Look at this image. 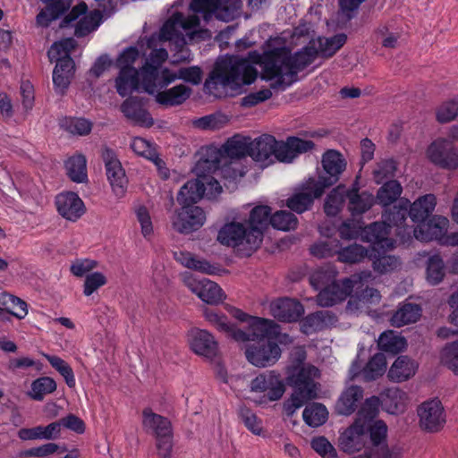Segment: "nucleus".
I'll return each instance as SVG.
<instances>
[{
    "label": "nucleus",
    "instance_id": "nucleus-61",
    "mask_svg": "<svg viewBox=\"0 0 458 458\" xmlns=\"http://www.w3.org/2000/svg\"><path fill=\"white\" fill-rule=\"evenodd\" d=\"M441 362L458 375V341L446 344L441 352Z\"/></svg>",
    "mask_w": 458,
    "mask_h": 458
},
{
    "label": "nucleus",
    "instance_id": "nucleus-13",
    "mask_svg": "<svg viewBox=\"0 0 458 458\" xmlns=\"http://www.w3.org/2000/svg\"><path fill=\"white\" fill-rule=\"evenodd\" d=\"M103 13L100 10H94L88 13V6L81 3L74 6L63 21V27H74V34L77 37H83L97 30L102 21Z\"/></svg>",
    "mask_w": 458,
    "mask_h": 458
},
{
    "label": "nucleus",
    "instance_id": "nucleus-7",
    "mask_svg": "<svg viewBox=\"0 0 458 458\" xmlns=\"http://www.w3.org/2000/svg\"><path fill=\"white\" fill-rule=\"evenodd\" d=\"M343 239H356L360 235L362 241L372 244L374 250H389L394 248L395 242L389 238V231L385 219L362 227L360 221L353 219L344 222L339 227Z\"/></svg>",
    "mask_w": 458,
    "mask_h": 458
},
{
    "label": "nucleus",
    "instance_id": "nucleus-31",
    "mask_svg": "<svg viewBox=\"0 0 458 458\" xmlns=\"http://www.w3.org/2000/svg\"><path fill=\"white\" fill-rule=\"evenodd\" d=\"M121 111L132 123L149 128L154 124L150 114L145 109L141 99L129 98L121 105Z\"/></svg>",
    "mask_w": 458,
    "mask_h": 458
},
{
    "label": "nucleus",
    "instance_id": "nucleus-27",
    "mask_svg": "<svg viewBox=\"0 0 458 458\" xmlns=\"http://www.w3.org/2000/svg\"><path fill=\"white\" fill-rule=\"evenodd\" d=\"M271 208L268 206H257L250 211L248 222L245 224L250 231L249 242L252 247H259L263 240V233L270 224Z\"/></svg>",
    "mask_w": 458,
    "mask_h": 458
},
{
    "label": "nucleus",
    "instance_id": "nucleus-18",
    "mask_svg": "<svg viewBox=\"0 0 458 458\" xmlns=\"http://www.w3.org/2000/svg\"><path fill=\"white\" fill-rule=\"evenodd\" d=\"M247 360L257 368L273 366L281 357L279 345L270 340L258 341L245 348Z\"/></svg>",
    "mask_w": 458,
    "mask_h": 458
},
{
    "label": "nucleus",
    "instance_id": "nucleus-48",
    "mask_svg": "<svg viewBox=\"0 0 458 458\" xmlns=\"http://www.w3.org/2000/svg\"><path fill=\"white\" fill-rule=\"evenodd\" d=\"M203 316L205 319L219 332L225 333L233 339V333L236 327L228 321L225 315L217 313L211 309L205 308Z\"/></svg>",
    "mask_w": 458,
    "mask_h": 458
},
{
    "label": "nucleus",
    "instance_id": "nucleus-42",
    "mask_svg": "<svg viewBox=\"0 0 458 458\" xmlns=\"http://www.w3.org/2000/svg\"><path fill=\"white\" fill-rule=\"evenodd\" d=\"M421 315V309L417 304L404 303L401 305L391 318L394 327H403L416 322Z\"/></svg>",
    "mask_w": 458,
    "mask_h": 458
},
{
    "label": "nucleus",
    "instance_id": "nucleus-57",
    "mask_svg": "<svg viewBox=\"0 0 458 458\" xmlns=\"http://www.w3.org/2000/svg\"><path fill=\"white\" fill-rule=\"evenodd\" d=\"M228 123L227 115L216 113L193 120L194 127L201 130H218Z\"/></svg>",
    "mask_w": 458,
    "mask_h": 458
},
{
    "label": "nucleus",
    "instance_id": "nucleus-62",
    "mask_svg": "<svg viewBox=\"0 0 458 458\" xmlns=\"http://www.w3.org/2000/svg\"><path fill=\"white\" fill-rule=\"evenodd\" d=\"M380 404L381 400L377 396L367 398L359 411L356 419H360V422H372L378 413Z\"/></svg>",
    "mask_w": 458,
    "mask_h": 458
},
{
    "label": "nucleus",
    "instance_id": "nucleus-19",
    "mask_svg": "<svg viewBox=\"0 0 458 458\" xmlns=\"http://www.w3.org/2000/svg\"><path fill=\"white\" fill-rule=\"evenodd\" d=\"M247 331L235 328L233 339L236 342L266 341L278 333L279 327L273 320L252 317L249 318Z\"/></svg>",
    "mask_w": 458,
    "mask_h": 458
},
{
    "label": "nucleus",
    "instance_id": "nucleus-14",
    "mask_svg": "<svg viewBox=\"0 0 458 458\" xmlns=\"http://www.w3.org/2000/svg\"><path fill=\"white\" fill-rule=\"evenodd\" d=\"M182 276L185 286L205 303L217 305L225 300V292L216 283L208 278H198L189 272Z\"/></svg>",
    "mask_w": 458,
    "mask_h": 458
},
{
    "label": "nucleus",
    "instance_id": "nucleus-12",
    "mask_svg": "<svg viewBox=\"0 0 458 458\" xmlns=\"http://www.w3.org/2000/svg\"><path fill=\"white\" fill-rule=\"evenodd\" d=\"M250 391L259 394L254 402L265 404L280 400L285 392V384L281 374L276 370H267L256 376L250 384Z\"/></svg>",
    "mask_w": 458,
    "mask_h": 458
},
{
    "label": "nucleus",
    "instance_id": "nucleus-38",
    "mask_svg": "<svg viewBox=\"0 0 458 458\" xmlns=\"http://www.w3.org/2000/svg\"><path fill=\"white\" fill-rule=\"evenodd\" d=\"M381 404L386 412L397 414L405 410L407 396L406 394L399 388H389L381 394Z\"/></svg>",
    "mask_w": 458,
    "mask_h": 458
},
{
    "label": "nucleus",
    "instance_id": "nucleus-32",
    "mask_svg": "<svg viewBox=\"0 0 458 458\" xmlns=\"http://www.w3.org/2000/svg\"><path fill=\"white\" fill-rule=\"evenodd\" d=\"M6 314L12 315L18 319H23L28 315V304L21 298L8 293H0V320L7 321Z\"/></svg>",
    "mask_w": 458,
    "mask_h": 458
},
{
    "label": "nucleus",
    "instance_id": "nucleus-53",
    "mask_svg": "<svg viewBox=\"0 0 458 458\" xmlns=\"http://www.w3.org/2000/svg\"><path fill=\"white\" fill-rule=\"evenodd\" d=\"M60 124L64 130L73 135H87L92 129V123L84 118L65 117Z\"/></svg>",
    "mask_w": 458,
    "mask_h": 458
},
{
    "label": "nucleus",
    "instance_id": "nucleus-24",
    "mask_svg": "<svg viewBox=\"0 0 458 458\" xmlns=\"http://www.w3.org/2000/svg\"><path fill=\"white\" fill-rule=\"evenodd\" d=\"M449 220L443 216H434L427 222H420L415 228L411 227V233L420 242L437 241L443 245L444 238L447 235Z\"/></svg>",
    "mask_w": 458,
    "mask_h": 458
},
{
    "label": "nucleus",
    "instance_id": "nucleus-33",
    "mask_svg": "<svg viewBox=\"0 0 458 458\" xmlns=\"http://www.w3.org/2000/svg\"><path fill=\"white\" fill-rule=\"evenodd\" d=\"M157 89L155 95L156 101L165 106H177L183 104L191 95L192 89L184 84H179L170 89L161 90Z\"/></svg>",
    "mask_w": 458,
    "mask_h": 458
},
{
    "label": "nucleus",
    "instance_id": "nucleus-6",
    "mask_svg": "<svg viewBox=\"0 0 458 458\" xmlns=\"http://www.w3.org/2000/svg\"><path fill=\"white\" fill-rule=\"evenodd\" d=\"M319 370L316 367L305 365L289 377V384L294 390L283 406L288 417L293 416L308 401L317 397L318 388L315 380L319 377Z\"/></svg>",
    "mask_w": 458,
    "mask_h": 458
},
{
    "label": "nucleus",
    "instance_id": "nucleus-2",
    "mask_svg": "<svg viewBox=\"0 0 458 458\" xmlns=\"http://www.w3.org/2000/svg\"><path fill=\"white\" fill-rule=\"evenodd\" d=\"M207 37H209L208 31L199 30L197 17L186 19L182 13H174L163 24L159 33L152 34L146 39L147 47L151 51L141 71L143 90L153 94L157 89H165L176 80L199 85L202 81V71L199 66L184 67L177 72L162 67L168 58V52L163 43H170V50L173 52L171 64H178L192 59L191 50L186 47L188 41Z\"/></svg>",
    "mask_w": 458,
    "mask_h": 458
},
{
    "label": "nucleus",
    "instance_id": "nucleus-56",
    "mask_svg": "<svg viewBox=\"0 0 458 458\" xmlns=\"http://www.w3.org/2000/svg\"><path fill=\"white\" fill-rule=\"evenodd\" d=\"M270 224L275 229L290 231L296 228L298 219L293 213L280 210L272 215Z\"/></svg>",
    "mask_w": 458,
    "mask_h": 458
},
{
    "label": "nucleus",
    "instance_id": "nucleus-59",
    "mask_svg": "<svg viewBox=\"0 0 458 458\" xmlns=\"http://www.w3.org/2000/svg\"><path fill=\"white\" fill-rule=\"evenodd\" d=\"M239 417L244 426L252 434L261 436L263 434V422L255 412L247 407H241L239 410Z\"/></svg>",
    "mask_w": 458,
    "mask_h": 458
},
{
    "label": "nucleus",
    "instance_id": "nucleus-29",
    "mask_svg": "<svg viewBox=\"0 0 458 458\" xmlns=\"http://www.w3.org/2000/svg\"><path fill=\"white\" fill-rule=\"evenodd\" d=\"M270 314L283 322H295L304 313L302 304L294 299L279 298L269 304Z\"/></svg>",
    "mask_w": 458,
    "mask_h": 458
},
{
    "label": "nucleus",
    "instance_id": "nucleus-49",
    "mask_svg": "<svg viewBox=\"0 0 458 458\" xmlns=\"http://www.w3.org/2000/svg\"><path fill=\"white\" fill-rule=\"evenodd\" d=\"M302 417L306 424L316 428L323 425L327 421L328 411L326 406L315 403L304 409Z\"/></svg>",
    "mask_w": 458,
    "mask_h": 458
},
{
    "label": "nucleus",
    "instance_id": "nucleus-43",
    "mask_svg": "<svg viewBox=\"0 0 458 458\" xmlns=\"http://www.w3.org/2000/svg\"><path fill=\"white\" fill-rule=\"evenodd\" d=\"M65 169L69 178L77 183L88 181L87 160L83 155L78 154L65 161Z\"/></svg>",
    "mask_w": 458,
    "mask_h": 458
},
{
    "label": "nucleus",
    "instance_id": "nucleus-50",
    "mask_svg": "<svg viewBox=\"0 0 458 458\" xmlns=\"http://www.w3.org/2000/svg\"><path fill=\"white\" fill-rule=\"evenodd\" d=\"M56 390L55 381L49 377H42L31 383V388L29 395L37 401L43 400L46 394H51Z\"/></svg>",
    "mask_w": 458,
    "mask_h": 458
},
{
    "label": "nucleus",
    "instance_id": "nucleus-28",
    "mask_svg": "<svg viewBox=\"0 0 458 458\" xmlns=\"http://www.w3.org/2000/svg\"><path fill=\"white\" fill-rule=\"evenodd\" d=\"M55 205L59 215L72 222L77 221L86 211L82 199L72 191L59 193L55 197Z\"/></svg>",
    "mask_w": 458,
    "mask_h": 458
},
{
    "label": "nucleus",
    "instance_id": "nucleus-5",
    "mask_svg": "<svg viewBox=\"0 0 458 458\" xmlns=\"http://www.w3.org/2000/svg\"><path fill=\"white\" fill-rule=\"evenodd\" d=\"M336 271L333 267H322L310 276V284L319 290L317 302L321 307H331L344 301L352 293L354 286L370 277V272L363 271L341 282L335 281Z\"/></svg>",
    "mask_w": 458,
    "mask_h": 458
},
{
    "label": "nucleus",
    "instance_id": "nucleus-8",
    "mask_svg": "<svg viewBox=\"0 0 458 458\" xmlns=\"http://www.w3.org/2000/svg\"><path fill=\"white\" fill-rule=\"evenodd\" d=\"M193 172L197 178L190 180L180 189L177 195V201L180 205H193L199 201L203 196L208 199H215L222 192V186L211 176L214 172L203 169L201 174H198L196 165Z\"/></svg>",
    "mask_w": 458,
    "mask_h": 458
},
{
    "label": "nucleus",
    "instance_id": "nucleus-11",
    "mask_svg": "<svg viewBox=\"0 0 458 458\" xmlns=\"http://www.w3.org/2000/svg\"><path fill=\"white\" fill-rule=\"evenodd\" d=\"M142 426L155 436L157 449L160 458H172L173 431L169 420L146 408L142 412Z\"/></svg>",
    "mask_w": 458,
    "mask_h": 458
},
{
    "label": "nucleus",
    "instance_id": "nucleus-15",
    "mask_svg": "<svg viewBox=\"0 0 458 458\" xmlns=\"http://www.w3.org/2000/svg\"><path fill=\"white\" fill-rule=\"evenodd\" d=\"M417 415L420 428L429 433L440 431L446 422L445 408L437 398L421 403L417 408Z\"/></svg>",
    "mask_w": 458,
    "mask_h": 458
},
{
    "label": "nucleus",
    "instance_id": "nucleus-34",
    "mask_svg": "<svg viewBox=\"0 0 458 458\" xmlns=\"http://www.w3.org/2000/svg\"><path fill=\"white\" fill-rule=\"evenodd\" d=\"M362 399V388L358 386H350L339 396L335 404V411L341 415H351L355 411Z\"/></svg>",
    "mask_w": 458,
    "mask_h": 458
},
{
    "label": "nucleus",
    "instance_id": "nucleus-26",
    "mask_svg": "<svg viewBox=\"0 0 458 458\" xmlns=\"http://www.w3.org/2000/svg\"><path fill=\"white\" fill-rule=\"evenodd\" d=\"M191 350L197 355L213 359L218 352V344L212 334L205 329L192 328L188 333Z\"/></svg>",
    "mask_w": 458,
    "mask_h": 458
},
{
    "label": "nucleus",
    "instance_id": "nucleus-4",
    "mask_svg": "<svg viewBox=\"0 0 458 458\" xmlns=\"http://www.w3.org/2000/svg\"><path fill=\"white\" fill-rule=\"evenodd\" d=\"M436 206L437 197L432 193L425 194L412 203L407 199H401L398 205L383 213L382 218L385 219L389 233L394 229L396 236L405 242L411 236V226L406 224L407 215L414 223L424 222L433 213Z\"/></svg>",
    "mask_w": 458,
    "mask_h": 458
},
{
    "label": "nucleus",
    "instance_id": "nucleus-30",
    "mask_svg": "<svg viewBox=\"0 0 458 458\" xmlns=\"http://www.w3.org/2000/svg\"><path fill=\"white\" fill-rule=\"evenodd\" d=\"M276 140L274 136L263 134L249 143V156L264 165L274 163V151Z\"/></svg>",
    "mask_w": 458,
    "mask_h": 458
},
{
    "label": "nucleus",
    "instance_id": "nucleus-58",
    "mask_svg": "<svg viewBox=\"0 0 458 458\" xmlns=\"http://www.w3.org/2000/svg\"><path fill=\"white\" fill-rule=\"evenodd\" d=\"M445 276V266L443 259L438 255H433L427 264V280L435 285L439 284Z\"/></svg>",
    "mask_w": 458,
    "mask_h": 458
},
{
    "label": "nucleus",
    "instance_id": "nucleus-16",
    "mask_svg": "<svg viewBox=\"0 0 458 458\" xmlns=\"http://www.w3.org/2000/svg\"><path fill=\"white\" fill-rule=\"evenodd\" d=\"M171 218L173 228L180 233L188 234L199 230L206 222L204 209L195 205H181Z\"/></svg>",
    "mask_w": 458,
    "mask_h": 458
},
{
    "label": "nucleus",
    "instance_id": "nucleus-25",
    "mask_svg": "<svg viewBox=\"0 0 458 458\" xmlns=\"http://www.w3.org/2000/svg\"><path fill=\"white\" fill-rule=\"evenodd\" d=\"M322 166L326 174L320 175L316 182L325 191L339 180L346 168V160L338 151L327 150L322 157Z\"/></svg>",
    "mask_w": 458,
    "mask_h": 458
},
{
    "label": "nucleus",
    "instance_id": "nucleus-44",
    "mask_svg": "<svg viewBox=\"0 0 458 458\" xmlns=\"http://www.w3.org/2000/svg\"><path fill=\"white\" fill-rule=\"evenodd\" d=\"M348 190L344 185H338L327 195L324 205L327 216H335L340 212L348 198Z\"/></svg>",
    "mask_w": 458,
    "mask_h": 458
},
{
    "label": "nucleus",
    "instance_id": "nucleus-1",
    "mask_svg": "<svg viewBox=\"0 0 458 458\" xmlns=\"http://www.w3.org/2000/svg\"><path fill=\"white\" fill-rule=\"evenodd\" d=\"M346 38L344 33L331 38L319 37L294 54L277 38H270L262 55L254 51L250 52L246 59L237 56L219 59L204 83L205 91L220 98L221 89L238 90L243 85L251 84L258 76L254 64H259L263 80L273 81L276 86H290L297 81L298 73L318 55L333 56L345 44Z\"/></svg>",
    "mask_w": 458,
    "mask_h": 458
},
{
    "label": "nucleus",
    "instance_id": "nucleus-54",
    "mask_svg": "<svg viewBox=\"0 0 458 458\" xmlns=\"http://www.w3.org/2000/svg\"><path fill=\"white\" fill-rule=\"evenodd\" d=\"M371 276L368 278L367 281H361L360 284H358L354 286L356 289V301H357V308L363 309L369 307V305L378 304L381 301L380 293L374 288H366L362 290L360 293L358 292V289L362 286L363 282H369Z\"/></svg>",
    "mask_w": 458,
    "mask_h": 458
},
{
    "label": "nucleus",
    "instance_id": "nucleus-17",
    "mask_svg": "<svg viewBox=\"0 0 458 458\" xmlns=\"http://www.w3.org/2000/svg\"><path fill=\"white\" fill-rule=\"evenodd\" d=\"M324 191L316 182V179L310 177L301 182L286 199V206L292 211L301 214L309 210L314 199L322 196Z\"/></svg>",
    "mask_w": 458,
    "mask_h": 458
},
{
    "label": "nucleus",
    "instance_id": "nucleus-45",
    "mask_svg": "<svg viewBox=\"0 0 458 458\" xmlns=\"http://www.w3.org/2000/svg\"><path fill=\"white\" fill-rule=\"evenodd\" d=\"M402 192L401 183L395 180H389L378 189L377 202L383 207H389L401 196Z\"/></svg>",
    "mask_w": 458,
    "mask_h": 458
},
{
    "label": "nucleus",
    "instance_id": "nucleus-60",
    "mask_svg": "<svg viewBox=\"0 0 458 458\" xmlns=\"http://www.w3.org/2000/svg\"><path fill=\"white\" fill-rule=\"evenodd\" d=\"M368 254L361 245L353 244L346 248L339 247L338 259L344 263H357L361 261Z\"/></svg>",
    "mask_w": 458,
    "mask_h": 458
},
{
    "label": "nucleus",
    "instance_id": "nucleus-51",
    "mask_svg": "<svg viewBox=\"0 0 458 458\" xmlns=\"http://www.w3.org/2000/svg\"><path fill=\"white\" fill-rule=\"evenodd\" d=\"M386 369V360L383 353L375 354L362 370L364 378L368 381L374 380L382 376Z\"/></svg>",
    "mask_w": 458,
    "mask_h": 458
},
{
    "label": "nucleus",
    "instance_id": "nucleus-9",
    "mask_svg": "<svg viewBox=\"0 0 458 458\" xmlns=\"http://www.w3.org/2000/svg\"><path fill=\"white\" fill-rule=\"evenodd\" d=\"M139 58V51L136 47L125 48L117 58V66L120 68L119 74L115 80V88L121 97L131 94L133 91L143 89L141 71L133 67Z\"/></svg>",
    "mask_w": 458,
    "mask_h": 458
},
{
    "label": "nucleus",
    "instance_id": "nucleus-40",
    "mask_svg": "<svg viewBox=\"0 0 458 458\" xmlns=\"http://www.w3.org/2000/svg\"><path fill=\"white\" fill-rule=\"evenodd\" d=\"M74 73V61L64 60L57 63L53 72V82L56 91L64 93Z\"/></svg>",
    "mask_w": 458,
    "mask_h": 458
},
{
    "label": "nucleus",
    "instance_id": "nucleus-3",
    "mask_svg": "<svg viewBox=\"0 0 458 458\" xmlns=\"http://www.w3.org/2000/svg\"><path fill=\"white\" fill-rule=\"evenodd\" d=\"M249 143L247 139L233 137L221 148H206L203 156L196 162L198 174L207 168L208 172L219 171L224 177L232 180L242 177L245 173L236 167V160L249 156Z\"/></svg>",
    "mask_w": 458,
    "mask_h": 458
},
{
    "label": "nucleus",
    "instance_id": "nucleus-35",
    "mask_svg": "<svg viewBox=\"0 0 458 458\" xmlns=\"http://www.w3.org/2000/svg\"><path fill=\"white\" fill-rule=\"evenodd\" d=\"M336 322L335 316L327 310H321L306 316L301 324V331L310 335L331 327Z\"/></svg>",
    "mask_w": 458,
    "mask_h": 458
},
{
    "label": "nucleus",
    "instance_id": "nucleus-22",
    "mask_svg": "<svg viewBox=\"0 0 458 458\" xmlns=\"http://www.w3.org/2000/svg\"><path fill=\"white\" fill-rule=\"evenodd\" d=\"M369 424L360 422V419L355 421L340 433L338 443L344 453L352 454L367 448Z\"/></svg>",
    "mask_w": 458,
    "mask_h": 458
},
{
    "label": "nucleus",
    "instance_id": "nucleus-64",
    "mask_svg": "<svg viewBox=\"0 0 458 458\" xmlns=\"http://www.w3.org/2000/svg\"><path fill=\"white\" fill-rule=\"evenodd\" d=\"M340 242L336 239L319 242L310 248V252L318 258H327L338 255Z\"/></svg>",
    "mask_w": 458,
    "mask_h": 458
},
{
    "label": "nucleus",
    "instance_id": "nucleus-21",
    "mask_svg": "<svg viewBox=\"0 0 458 458\" xmlns=\"http://www.w3.org/2000/svg\"><path fill=\"white\" fill-rule=\"evenodd\" d=\"M250 235V231L246 225L230 223L220 229L217 240L223 245L238 247L244 250L246 255H250L259 247H252L250 242H249Z\"/></svg>",
    "mask_w": 458,
    "mask_h": 458
},
{
    "label": "nucleus",
    "instance_id": "nucleus-41",
    "mask_svg": "<svg viewBox=\"0 0 458 458\" xmlns=\"http://www.w3.org/2000/svg\"><path fill=\"white\" fill-rule=\"evenodd\" d=\"M348 209L352 216L363 214L374 204V197L371 193L366 191L359 193L355 187L348 190Z\"/></svg>",
    "mask_w": 458,
    "mask_h": 458
},
{
    "label": "nucleus",
    "instance_id": "nucleus-39",
    "mask_svg": "<svg viewBox=\"0 0 458 458\" xmlns=\"http://www.w3.org/2000/svg\"><path fill=\"white\" fill-rule=\"evenodd\" d=\"M174 257L176 261L183 267L193 269L208 275L217 273V267L211 265L205 259H197L193 254L187 251H175Z\"/></svg>",
    "mask_w": 458,
    "mask_h": 458
},
{
    "label": "nucleus",
    "instance_id": "nucleus-55",
    "mask_svg": "<svg viewBox=\"0 0 458 458\" xmlns=\"http://www.w3.org/2000/svg\"><path fill=\"white\" fill-rule=\"evenodd\" d=\"M44 357L56 369L64 378L65 383L69 387L75 386V377L71 366L63 359L58 356L44 354Z\"/></svg>",
    "mask_w": 458,
    "mask_h": 458
},
{
    "label": "nucleus",
    "instance_id": "nucleus-36",
    "mask_svg": "<svg viewBox=\"0 0 458 458\" xmlns=\"http://www.w3.org/2000/svg\"><path fill=\"white\" fill-rule=\"evenodd\" d=\"M418 365L407 356H399L388 371V377L394 382H403L414 376Z\"/></svg>",
    "mask_w": 458,
    "mask_h": 458
},
{
    "label": "nucleus",
    "instance_id": "nucleus-23",
    "mask_svg": "<svg viewBox=\"0 0 458 458\" xmlns=\"http://www.w3.org/2000/svg\"><path fill=\"white\" fill-rule=\"evenodd\" d=\"M102 158L105 163L106 177L114 194L117 198H123L127 190L128 180L121 162L110 148L103 150Z\"/></svg>",
    "mask_w": 458,
    "mask_h": 458
},
{
    "label": "nucleus",
    "instance_id": "nucleus-63",
    "mask_svg": "<svg viewBox=\"0 0 458 458\" xmlns=\"http://www.w3.org/2000/svg\"><path fill=\"white\" fill-rule=\"evenodd\" d=\"M312 449L321 458H337L338 454L335 447L329 442V440L323 436L315 437L310 441Z\"/></svg>",
    "mask_w": 458,
    "mask_h": 458
},
{
    "label": "nucleus",
    "instance_id": "nucleus-37",
    "mask_svg": "<svg viewBox=\"0 0 458 458\" xmlns=\"http://www.w3.org/2000/svg\"><path fill=\"white\" fill-rule=\"evenodd\" d=\"M47 6L37 15L38 25L47 27L49 23L56 20L71 5V0H41Z\"/></svg>",
    "mask_w": 458,
    "mask_h": 458
},
{
    "label": "nucleus",
    "instance_id": "nucleus-20",
    "mask_svg": "<svg viewBox=\"0 0 458 458\" xmlns=\"http://www.w3.org/2000/svg\"><path fill=\"white\" fill-rule=\"evenodd\" d=\"M427 157L434 165L446 170L458 169V149L451 140L437 139L427 148Z\"/></svg>",
    "mask_w": 458,
    "mask_h": 458
},
{
    "label": "nucleus",
    "instance_id": "nucleus-10",
    "mask_svg": "<svg viewBox=\"0 0 458 458\" xmlns=\"http://www.w3.org/2000/svg\"><path fill=\"white\" fill-rule=\"evenodd\" d=\"M242 3L241 0H192L190 4L191 14L182 15L184 18L197 17L199 21L201 15L205 21L213 16L216 19L228 22L239 17L242 13ZM199 30H201L199 27Z\"/></svg>",
    "mask_w": 458,
    "mask_h": 458
},
{
    "label": "nucleus",
    "instance_id": "nucleus-52",
    "mask_svg": "<svg viewBox=\"0 0 458 458\" xmlns=\"http://www.w3.org/2000/svg\"><path fill=\"white\" fill-rule=\"evenodd\" d=\"M397 170V164L392 158L382 159L378 161L373 170V180L377 184L383 183L394 176Z\"/></svg>",
    "mask_w": 458,
    "mask_h": 458
},
{
    "label": "nucleus",
    "instance_id": "nucleus-47",
    "mask_svg": "<svg viewBox=\"0 0 458 458\" xmlns=\"http://www.w3.org/2000/svg\"><path fill=\"white\" fill-rule=\"evenodd\" d=\"M75 47L76 41L72 38L55 42L47 52L48 57L51 62H56V64L66 59L72 60L71 54Z\"/></svg>",
    "mask_w": 458,
    "mask_h": 458
},
{
    "label": "nucleus",
    "instance_id": "nucleus-46",
    "mask_svg": "<svg viewBox=\"0 0 458 458\" xmlns=\"http://www.w3.org/2000/svg\"><path fill=\"white\" fill-rule=\"evenodd\" d=\"M377 345L384 352L397 353L406 347V340L397 333L389 330L379 335Z\"/></svg>",
    "mask_w": 458,
    "mask_h": 458
}]
</instances>
